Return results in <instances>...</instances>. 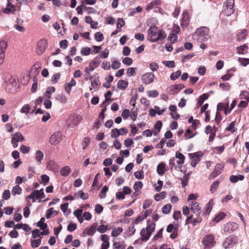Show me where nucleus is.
I'll return each mask as SVG.
<instances>
[{"label":"nucleus","mask_w":249,"mask_h":249,"mask_svg":"<svg viewBox=\"0 0 249 249\" xmlns=\"http://www.w3.org/2000/svg\"><path fill=\"white\" fill-rule=\"evenodd\" d=\"M37 81L38 79L37 78H33V84L31 88V91L35 92L36 91L37 88Z\"/></svg>","instance_id":"6e6d98bb"},{"label":"nucleus","mask_w":249,"mask_h":249,"mask_svg":"<svg viewBox=\"0 0 249 249\" xmlns=\"http://www.w3.org/2000/svg\"><path fill=\"white\" fill-rule=\"evenodd\" d=\"M55 89L53 87H51L47 88L46 91L44 93V96L49 99L51 97V94L55 92Z\"/></svg>","instance_id":"c85d7f7f"},{"label":"nucleus","mask_w":249,"mask_h":249,"mask_svg":"<svg viewBox=\"0 0 249 249\" xmlns=\"http://www.w3.org/2000/svg\"><path fill=\"white\" fill-rule=\"evenodd\" d=\"M155 223H152L150 220L148 221L146 228L142 229L140 232L142 241H147L149 239L152 233L155 229Z\"/></svg>","instance_id":"f03ea898"},{"label":"nucleus","mask_w":249,"mask_h":249,"mask_svg":"<svg viewBox=\"0 0 249 249\" xmlns=\"http://www.w3.org/2000/svg\"><path fill=\"white\" fill-rule=\"evenodd\" d=\"M31 107L29 105H24L20 109V112L22 113L27 114L30 112Z\"/></svg>","instance_id":"09e8293b"},{"label":"nucleus","mask_w":249,"mask_h":249,"mask_svg":"<svg viewBox=\"0 0 249 249\" xmlns=\"http://www.w3.org/2000/svg\"><path fill=\"white\" fill-rule=\"evenodd\" d=\"M172 208V205L170 204H168L164 205L162 208V212L164 214H168L170 212Z\"/></svg>","instance_id":"a19ab883"},{"label":"nucleus","mask_w":249,"mask_h":249,"mask_svg":"<svg viewBox=\"0 0 249 249\" xmlns=\"http://www.w3.org/2000/svg\"><path fill=\"white\" fill-rule=\"evenodd\" d=\"M125 24L124 21L122 18H119L117 20L116 27L117 29H121Z\"/></svg>","instance_id":"13d9d810"},{"label":"nucleus","mask_w":249,"mask_h":249,"mask_svg":"<svg viewBox=\"0 0 249 249\" xmlns=\"http://www.w3.org/2000/svg\"><path fill=\"white\" fill-rule=\"evenodd\" d=\"M238 62H240L243 66H246L249 64V59L246 58H239Z\"/></svg>","instance_id":"052dcab7"},{"label":"nucleus","mask_w":249,"mask_h":249,"mask_svg":"<svg viewBox=\"0 0 249 249\" xmlns=\"http://www.w3.org/2000/svg\"><path fill=\"white\" fill-rule=\"evenodd\" d=\"M47 46V41L46 39L40 40L37 46V53L40 55L45 51Z\"/></svg>","instance_id":"9d476101"},{"label":"nucleus","mask_w":249,"mask_h":249,"mask_svg":"<svg viewBox=\"0 0 249 249\" xmlns=\"http://www.w3.org/2000/svg\"><path fill=\"white\" fill-rule=\"evenodd\" d=\"M136 68H129L127 70V75L128 76H134L136 74Z\"/></svg>","instance_id":"8fccbe9b"},{"label":"nucleus","mask_w":249,"mask_h":249,"mask_svg":"<svg viewBox=\"0 0 249 249\" xmlns=\"http://www.w3.org/2000/svg\"><path fill=\"white\" fill-rule=\"evenodd\" d=\"M159 32L158 28L156 26H151L148 31V34L151 37V41L153 42L154 39H156Z\"/></svg>","instance_id":"4468645a"},{"label":"nucleus","mask_w":249,"mask_h":249,"mask_svg":"<svg viewBox=\"0 0 249 249\" xmlns=\"http://www.w3.org/2000/svg\"><path fill=\"white\" fill-rule=\"evenodd\" d=\"M226 216V214L223 213L221 212L219 214H218L215 217L214 219V221H215L216 223L218 222L220 220H221L222 219H223Z\"/></svg>","instance_id":"de8ad7c7"},{"label":"nucleus","mask_w":249,"mask_h":249,"mask_svg":"<svg viewBox=\"0 0 249 249\" xmlns=\"http://www.w3.org/2000/svg\"><path fill=\"white\" fill-rule=\"evenodd\" d=\"M209 29L206 27H201L196 29L192 35L193 39L199 42L206 41L210 38Z\"/></svg>","instance_id":"f257e3e1"},{"label":"nucleus","mask_w":249,"mask_h":249,"mask_svg":"<svg viewBox=\"0 0 249 249\" xmlns=\"http://www.w3.org/2000/svg\"><path fill=\"white\" fill-rule=\"evenodd\" d=\"M41 68L40 63L37 62L31 68L29 74L31 77L33 78H37V75L39 74Z\"/></svg>","instance_id":"0eeeda50"},{"label":"nucleus","mask_w":249,"mask_h":249,"mask_svg":"<svg viewBox=\"0 0 249 249\" xmlns=\"http://www.w3.org/2000/svg\"><path fill=\"white\" fill-rule=\"evenodd\" d=\"M189 206L190 207L191 210L196 215H199L200 213L201 207L199 203L197 202H190Z\"/></svg>","instance_id":"ddd939ff"},{"label":"nucleus","mask_w":249,"mask_h":249,"mask_svg":"<svg viewBox=\"0 0 249 249\" xmlns=\"http://www.w3.org/2000/svg\"><path fill=\"white\" fill-rule=\"evenodd\" d=\"M134 175L137 179H141L144 178V174L142 170L135 172Z\"/></svg>","instance_id":"864d4df0"},{"label":"nucleus","mask_w":249,"mask_h":249,"mask_svg":"<svg viewBox=\"0 0 249 249\" xmlns=\"http://www.w3.org/2000/svg\"><path fill=\"white\" fill-rule=\"evenodd\" d=\"M75 84H76L75 81L73 79H72L71 80V81H70V82L68 85H66L65 88V90L68 93H70L71 91V87L73 86H74L75 85Z\"/></svg>","instance_id":"2f4dec72"},{"label":"nucleus","mask_w":249,"mask_h":249,"mask_svg":"<svg viewBox=\"0 0 249 249\" xmlns=\"http://www.w3.org/2000/svg\"><path fill=\"white\" fill-rule=\"evenodd\" d=\"M91 52V49L89 47H83L81 50V53L82 55L84 56H87L89 55Z\"/></svg>","instance_id":"ea45409f"},{"label":"nucleus","mask_w":249,"mask_h":249,"mask_svg":"<svg viewBox=\"0 0 249 249\" xmlns=\"http://www.w3.org/2000/svg\"><path fill=\"white\" fill-rule=\"evenodd\" d=\"M234 4V0H227L223 5V12L224 15L230 16L234 12L233 6Z\"/></svg>","instance_id":"7ed1b4c3"},{"label":"nucleus","mask_w":249,"mask_h":249,"mask_svg":"<svg viewBox=\"0 0 249 249\" xmlns=\"http://www.w3.org/2000/svg\"><path fill=\"white\" fill-rule=\"evenodd\" d=\"M237 241V238L235 236H230L224 241L223 245L225 249L231 248Z\"/></svg>","instance_id":"6e6552de"},{"label":"nucleus","mask_w":249,"mask_h":249,"mask_svg":"<svg viewBox=\"0 0 249 249\" xmlns=\"http://www.w3.org/2000/svg\"><path fill=\"white\" fill-rule=\"evenodd\" d=\"M128 86V82L124 80H120L118 82V88L122 90H124Z\"/></svg>","instance_id":"c756f323"},{"label":"nucleus","mask_w":249,"mask_h":249,"mask_svg":"<svg viewBox=\"0 0 249 249\" xmlns=\"http://www.w3.org/2000/svg\"><path fill=\"white\" fill-rule=\"evenodd\" d=\"M248 47L245 44L243 45H241L240 47L236 48L237 52L238 54H245L248 52Z\"/></svg>","instance_id":"4be33fe9"},{"label":"nucleus","mask_w":249,"mask_h":249,"mask_svg":"<svg viewBox=\"0 0 249 249\" xmlns=\"http://www.w3.org/2000/svg\"><path fill=\"white\" fill-rule=\"evenodd\" d=\"M16 11L15 7H6L5 9L3 10V13L6 14H9L10 13L14 14Z\"/></svg>","instance_id":"37998d69"},{"label":"nucleus","mask_w":249,"mask_h":249,"mask_svg":"<svg viewBox=\"0 0 249 249\" xmlns=\"http://www.w3.org/2000/svg\"><path fill=\"white\" fill-rule=\"evenodd\" d=\"M157 172L160 175H163L165 173V166L163 162H160L158 164L157 168Z\"/></svg>","instance_id":"aec40b11"},{"label":"nucleus","mask_w":249,"mask_h":249,"mask_svg":"<svg viewBox=\"0 0 249 249\" xmlns=\"http://www.w3.org/2000/svg\"><path fill=\"white\" fill-rule=\"evenodd\" d=\"M203 156L202 153L198 152L190 153L189 154V158L192 160L191 165L192 166L195 167L197 163L200 161V158Z\"/></svg>","instance_id":"1a4fd4ad"},{"label":"nucleus","mask_w":249,"mask_h":249,"mask_svg":"<svg viewBox=\"0 0 249 249\" xmlns=\"http://www.w3.org/2000/svg\"><path fill=\"white\" fill-rule=\"evenodd\" d=\"M155 75L152 72H146L141 77V80L143 84L147 85L152 83L154 81Z\"/></svg>","instance_id":"20e7f679"},{"label":"nucleus","mask_w":249,"mask_h":249,"mask_svg":"<svg viewBox=\"0 0 249 249\" xmlns=\"http://www.w3.org/2000/svg\"><path fill=\"white\" fill-rule=\"evenodd\" d=\"M31 246L33 248H37L41 244V239L31 240Z\"/></svg>","instance_id":"3c124183"},{"label":"nucleus","mask_w":249,"mask_h":249,"mask_svg":"<svg viewBox=\"0 0 249 249\" xmlns=\"http://www.w3.org/2000/svg\"><path fill=\"white\" fill-rule=\"evenodd\" d=\"M45 197V194L43 192V189H41L40 190H38V193L36 194V198L38 199V202L41 201V199Z\"/></svg>","instance_id":"e433bc0d"},{"label":"nucleus","mask_w":249,"mask_h":249,"mask_svg":"<svg viewBox=\"0 0 249 249\" xmlns=\"http://www.w3.org/2000/svg\"><path fill=\"white\" fill-rule=\"evenodd\" d=\"M97 224L95 223L92 225V226L89 228V229L87 231V234L89 235H93L96 231V228H97Z\"/></svg>","instance_id":"c9c22d12"},{"label":"nucleus","mask_w":249,"mask_h":249,"mask_svg":"<svg viewBox=\"0 0 249 249\" xmlns=\"http://www.w3.org/2000/svg\"><path fill=\"white\" fill-rule=\"evenodd\" d=\"M176 159H178V160H177V163L179 165H182L184 163L185 156L179 152H176L175 157Z\"/></svg>","instance_id":"6ab92c4d"},{"label":"nucleus","mask_w":249,"mask_h":249,"mask_svg":"<svg viewBox=\"0 0 249 249\" xmlns=\"http://www.w3.org/2000/svg\"><path fill=\"white\" fill-rule=\"evenodd\" d=\"M45 220L44 217H42L36 223L37 227H39L41 230H45L47 227V224L44 223Z\"/></svg>","instance_id":"cd10ccee"},{"label":"nucleus","mask_w":249,"mask_h":249,"mask_svg":"<svg viewBox=\"0 0 249 249\" xmlns=\"http://www.w3.org/2000/svg\"><path fill=\"white\" fill-rule=\"evenodd\" d=\"M166 193L165 192H162L160 194H157L154 196V198L156 201H159L165 197Z\"/></svg>","instance_id":"4c0bfd02"},{"label":"nucleus","mask_w":249,"mask_h":249,"mask_svg":"<svg viewBox=\"0 0 249 249\" xmlns=\"http://www.w3.org/2000/svg\"><path fill=\"white\" fill-rule=\"evenodd\" d=\"M142 185H143L141 181H137V182H135L134 185V186H133L134 189L136 191H137L142 188Z\"/></svg>","instance_id":"69168bd1"},{"label":"nucleus","mask_w":249,"mask_h":249,"mask_svg":"<svg viewBox=\"0 0 249 249\" xmlns=\"http://www.w3.org/2000/svg\"><path fill=\"white\" fill-rule=\"evenodd\" d=\"M209 97V94L208 93H204L201 95L198 99L197 105L198 106H201L204 102L207 100Z\"/></svg>","instance_id":"7c9ffc66"},{"label":"nucleus","mask_w":249,"mask_h":249,"mask_svg":"<svg viewBox=\"0 0 249 249\" xmlns=\"http://www.w3.org/2000/svg\"><path fill=\"white\" fill-rule=\"evenodd\" d=\"M177 160L176 158L174 157L169 160V165L171 170H172L173 168L176 166Z\"/></svg>","instance_id":"bf43d9fd"},{"label":"nucleus","mask_w":249,"mask_h":249,"mask_svg":"<svg viewBox=\"0 0 249 249\" xmlns=\"http://www.w3.org/2000/svg\"><path fill=\"white\" fill-rule=\"evenodd\" d=\"M219 87L223 90L228 91L230 89V85L228 83H220L219 84Z\"/></svg>","instance_id":"e2e57ef3"},{"label":"nucleus","mask_w":249,"mask_h":249,"mask_svg":"<svg viewBox=\"0 0 249 249\" xmlns=\"http://www.w3.org/2000/svg\"><path fill=\"white\" fill-rule=\"evenodd\" d=\"M58 213L57 211L53 210V208L49 209L46 211V217L47 219H50L52 216H54Z\"/></svg>","instance_id":"bb28decb"},{"label":"nucleus","mask_w":249,"mask_h":249,"mask_svg":"<svg viewBox=\"0 0 249 249\" xmlns=\"http://www.w3.org/2000/svg\"><path fill=\"white\" fill-rule=\"evenodd\" d=\"M190 21L189 15L187 11H184L182 14V18L181 19V25L186 27Z\"/></svg>","instance_id":"dca6fc26"},{"label":"nucleus","mask_w":249,"mask_h":249,"mask_svg":"<svg viewBox=\"0 0 249 249\" xmlns=\"http://www.w3.org/2000/svg\"><path fill=\"white\" fill-rule=\"evenodd\" d=\"M108 190V188L106 185L104 186L102 189L100 194L99 196V197L100 198H104L106 197V193L107 192Z\"/></svg>","instance_id":"79ce46f5"},{"label":"nucleus","mask_w":249,"mask_h":249,"mask_svg":"<svg viewBox=\"0 0 249 249\" xmlns=\"http://www.w3.org/2000/svg\"><path fill=\"white\" fill-rule=\"evenodd\" d=\"M44 154L40 150H37L35 153V159L38 164H41Z\"/></svg>","instance_id":"f3484780"},{"label":"nucleus","mask_w":249,"mask_h":249,"mask_svg":"<svg viewBox=\"0 0 249 249\" xmlns=\"http://www.w3.org/2000/svg\"><path fill=\"white\" fill-rule=\"evenodd\" d=\"M123 231V229L121 227H118L117 229H113L111 232V235L113 237H117Z\"/></svg>","instance_id":"58836bf2"},{"label":"nucleus","mask_w":249,"mask_h":249,"mask_svg":"<svg viewBox=\"0 0 249 249\" xmlns=\"http://www.w3.org/2000/svg\"><path fill=\"white\" fill-rule=\"evenodd\" d=\"M223 166L221 164H217L214 168V171L211 174L209 178L213 179L219 175L222 171Z\"/></svg>","instance_id":"2eb2a0df"},{"label":"nucleus","mask_w":249,"mask_h":249,"mask_svg":"<svg viewBox=\"0 0 249 249\" xmlns=\"http://www.w3.org/2000/svg\"><path fill=\"white\" fill-rule=\"evenodd\" d=\"M91 79L92 77H90V79L91 80V87L93 89H95L100 85V82L98 78H97L96 80H94V81H92Z\"/></svg>","instance_id":"c03bdc74"},{"label":"nucleus","mask_w":249,"mask_h":249,"mask_svg":"<svg viewBox=\"0 0 249 249\" xmlns=\"http://www.w3.org/2000/svg\"><path fill=\"white\" fill-rule=\"evenodd\" d=\"M235 121L231 122L229 125L226 128V130L234 132L235 131Z\"/></svg>","instance_id":"0e129e2a"},{"label":"nucleus","mask_w":249,"mask_h":249,"mask_svg":"<svg viewBox=\"0 0 249 249\" xmlns=\"http://www.w3.org/2000/svg\"><path fill=\"white\" fill-rule=\"evenodd\" d=\"M219 182L218 180H216L213 182L210 189V191L211 192V193H213L216 190L219 185Z\"/></svg>","instance_id":"5fc2aeb1"},{"label":"nucleus","mask_w":249,"mask_h":249,"mask_svg":"<svg viewBox=\"0 0 249 249\" xmlns=\"http://www.w3.org/2000/svg\"><path fill=\"white\" fill-rule=\"evenodd\" d=\"M213 204V203L212 200H210L209 202V203L207 204V205L205 208V210L203 212L204 214L207 215V214H209L210 213V212H211V211L212 210Z\"/></svg>","instance_id":"393cba45"},{"label":"nucleus","mask_w":249,"mask_h":249,"mask_svg":"<svg viewBox=\"0 0 249 249\" xmlns=\"http://www.w3.org/2000/svg\"><path fill=\"white\" fill-rule=\"evenodd\" d=\"M100 57L99 56H97L95 57L91 62L89 63L94 68H97L101 63Z\"/></svg>","instance_id":"a878e982"},{"label":"nucleus","mask_w":249,"mask_h":249,"mask_svg":"<svg viewBox=\"0 0 249 249\" xmlns=\"http://www.w3.org/2000/svg\"><path fill=\"white\" fill-rule=\"evenodd\" d=\"M107 230V226L105 225H100L97 228V231L100 233H104Z\"/></svg>","instance_id":"774afa93"},{"label":"nucleus","mask_w":249,"mask_h":249,"mask_svg":"<svg viewBox=\"0 0 249 249\" xmlns=\"http://www.w3.org/2000/svg\"><path fill=\"white\" fill-rule=\"evenodd\" d=\"M238 228V225L234 222H229L225 224L224 226V231L229 233L235 231Z\"/></svg>","instance_id":"f8f14e48"},{"label":"nucleus","mask_w":249,"mask_h":249,"mask_svg":"<svg viewBox=\"0 0 249 249\" xmlns=\"http://www.w3.org/2000/svg\"><path fill=\"white\" fill-rule=\"evenodd\" d=\"M7 47V43L5 41H0V53H4Z\"/></svg>","instance_id":"49530a36"},{"label":"nucleus","mask_w":249,"mask_h":249,"mask_svg":"<svg viewBox=\"0 0 249 249\" xmlns=\"http://www.w3.org/2000/svg\"><path fill=\"white\" fill-rule=\"evenodd\" d=\"M21 192L22 189L19 186V185H16L14 187H13L11 191L12 194L13 196H15L17 194L19 195L21 193Z\"/></svg>","instance_id":"f704fd0d"},{"label":"nucleus","mask_w":249,"mask_h":249,"mask_svg":"<svg viewBox=\"0 0 249 249\" xmlns=\"http://www.w3.org/2000/svg\"><path fill=\"white\" fill-rule=\"evenodd\" d=\"M160 4L161 1L160 0H155L148 4L146 7V9L147 10H149L153 9L155 6H157L160 5Z\"/></svg>","instance_id":"b1692460"},{"label":"nucleus","mask_w":249,"mask_h":249,"mask_svg":"<svg viewBox=\"0 0 249 249\" xmlns=\"http://www.w3.org/2000/svg\"><path fill=\"white\" fill-rule=\"evenodd\" d=\"M71 171V168L68 166L63 167L60 171L61 175L63 177L68 176Z\"/></svg>","instance_id":"412c9836"},{"label":"nucleus","mask_w":249,"mask_h":249,"mask_svg":"<svg viewBox=\"0 0 249 249\" xmlns=\"http://www.w3.org/2000/svg\"><path fill=\"white\" fill-rule=\"evenodd\" d=\"M113 248L115 249H125L126 246L124 241H113Z\"/></svg>","instance_id":"a211bd4d"},{"label":"nucleus","mask_w":249,"mask_h":249,"mask_svg":"<svg viewBox=\"0 0 249 249\" xmlns=\"http://www.w3.org/2000/svg\"><path fill=\"white\" fill-rule=\"evenodd\" d=\"M57 99L62 103H66L67 101V98L65 95L59 94L57 96Z\"/></svg>","instance_id":"338daca9"},{"label":"nucleus","mask_w":249,"mask_h":249,"mask_svg":"<svg viewBox=\"0 0 249 249\" xmlns=\"http://www.w3.org/2000/svg\"><path fill=\"white\" fill-rule=\"evenodd\" d=\"M203 243L205 248H211L215 244L214 236L212 234L206 235L203 239Z\"/></svg>","instance_id":"39448f33"},{"label":"nucleus","mask_w":249,"mask_h":249,"mask_svg":"<svg viewBox=\"0 0 249 249\" xmlns=\"http://www.w3.org/2000/svg\"><path fill=\"white\" fill-rule=\"evenodd\" d=\"M181 74V71L180 70L177 71L176 72H173L170 75V78L172 80H175L178 78Z\"/></svg>","instance_id":"a18cd8bd"},{"label":"nucleus","mask_w":249,"mask_h":249,"mask_svg":"<svg viewBox=\"0 0 249 249\" xmlns=\"http://www.w3.org/2000/svg\"><path fill=\"white\" fill-rule=\"evenodd\" d=\"M13 138H15V139L18 142H21L24 140V137L20 133H15Z\"/></svg>","instance_id":"603ef678"},{"label":"nucleus","mask_w":249,"mask_h":249,"mask_svg":"<svg viewBox=\"0 0 249 249\" xmlns=\"http://www.w3.org/2000/svg\"><path fill=\"white\" fill-rule=\"evenodd\" d=\"M62 139V134L60 131L54 132L51 136L49 142L52 145H56Z\"/></svg>","instance_id":"423d86ee"},{"label":"nucleus","mask_w":249,"mask_h":249,"mask_svg":"<svg viewBox=\"0 0 249 249\" xmlns=\"http://www.w3.org/2000/svg\"><path fill=\"white\" fill-rule=\"evenodd\" d=\"M199 197V195L197 194H191L188 196L187 201L188 204L190 202H196L195 200Z\"/></svg>","instance_id":"72a5a7b5"},{"label":"nucleus","mask_w":249,"mask_h":249,"mask_svg":"<svg viewBox=\"0 0 249 249\" xmlns=\"http://www.w3.org/2000/svg\"><path fill=\"white\" fill-rule=\"evenodd\" d=\"M163 65L166 67L173 68L175 67V62L174 61H164L162 62Z\"/></svg>","instance_id":"680f3d73"},{"label":"nucleus","mask_w":249,"mask_h":249,"mask_svg":"<svg viewBox=\"0 0 249 249\" xmlns=\"http://www.w3.org/2000/svg\"><path fill=\"white\" fill-rule=\"evenodd\" d=\"M247 35V30L246 29L243 30L240 33L237 34V37L239 40L244 39Z\"/></svg>","instance_id":"473e14b6"},{"label":"nucleus","mask_w":249,"mask_h":249,"mask_svg":"<svg viewBox=\"0 0 249 249\" xmlns=\"http://www.w3.org/2000/svg\"><path fill=\"white\" fill-rule=\"evenodd\" d=\"M94 37L95 40L98 42L102 41L104 39L103 35L100 32L96 33L94 35Z\"/></svg>","instance_id":"4d7b16f0"},{"label":"nucleus","mask_w":249,"mask_h":249,"mask_svg":"<svg viewBox=\"0 0 249 249\" xmlns=\"http://www.w3.org/2000/svg\"><path fill=\"white\" fill-rule=\"evenodd\" d=\"M128 132L126 128H122L119 129L114 128L112 129L111 132V137L114 138H117L119 135L126 134Z\"/></svg>","instance_id":"9b49d317"},{"label":"nucleus","mask_w":249,"mask_h":249,"mask_svg":"<svg viewBox=\"0 0 249 249\" xmlns=\"http://www.w3.org/2000/svg\"><path fill=\"white\" fill-rule=\"evenodd\" d=\"M166 37V34H165L164 31L162 30L159 31L158 36L156 39H154L153 40V42H157L159 40H162L164 39Z\"/></svg>","instance_id":"5701e85b"}]
</instances>
